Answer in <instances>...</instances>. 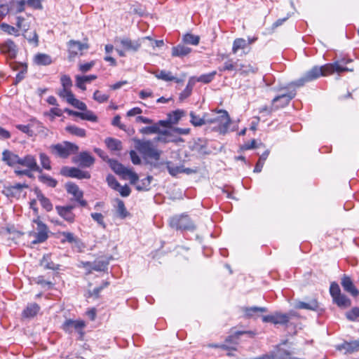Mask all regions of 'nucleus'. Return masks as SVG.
<instances>
[{
    "mask_svg": "<svg viewBox=\"0 0 359 359\" xmlns=\"http://www.w3.org/2000/svg\"><path fill=\"white\" fill-rule=\"evenodd\" d=\"M39 180L50 187H55L57 182L52 177L47 175H41L39 177Z\"/></svg>",
    "mask_w": 359,
    "mask_h": 359,
    "instance_id": "38",
    "label": "nucleus"
},
{
    "mask_svg": "<svg viewBox=\"0 0 359 359\" xmlns=\"http://www.w3.org/2000/svg\"><path fill=\"white\" fill-rule=\"evenodd\" d=\"M165 164L170 175L175 177L179 173H182V166L175 165L171 161H166Z\"/></svg>",
    "mask_w": 359,
    "mask_h": 359,
    "instance_id": "36",
    "label": "nucleus"
},
{
    "mask_svg": "<svg viewBox=\"0 0 359 359\" xmlns=\"http://www.w3.org/2000/svg\"><path fill=\"white\" fill-rule=\"evenodd\" d=\"M347 67H341L339 62L329 63L321 67L314 66L299 80L296 81L294 84L298 87L303 86L305 83L317 79L321 76H327L334 72L340 73L343 72L350 71Z\"/></svg>",
    "mask_w": 359,
    "mask_h": 359,
    "instance_id": "1",
    "label": "nucleus"
},
{
    "mask_svg": "<svg viewBox=\"0 0 359 359\" xmlns=\"http://www.w3.org/2000/svg\"><path fill=\"white\" fill-rule=\"evenodd\" d=\"M28 185L26 184L17 183L7 189L8 194L13 196H19L24 188H27Z\"/></svg>",
    "mask_w": 359,
    "mask_h": 359,
    "instance_id": "32",
    "label": "nucleus"
},
{
    "mask_svg": "<svg viewBox=\"0 0 359 359\" xmlns=\"http://www.w3.org/2000/svg\"><path fill=\"white\" fill-rule=\"evenodd\" d=\"M40 161L42 167L48 170L51 169L50 161L49 157L44 153L39 154Z\"/></svg>",
    "mask_w": 359,
    "mask_h": 359,
    "instance_id": "50",
    "label": "nucleus"
},
{
    "mask_svg": "<svg viewBox=\"0 0 359 359\" xmlns=\"http://www.w3.org/2000/svg\"><path fill=\"white\" fill-rule=\"evenodd\" d=\"M215 75H216V72L213 71V72H212L210 73H208V74H202V75H201L198 77L193 76L192 78L194 80H196V82H201V83H209L210 82H211L213 80V79L215 78Z\"/></svg>",
    "mask_w": 359,
    "mask_h": 359,
    "instance_id": "35",
    "label": "nucleus"
},
{
    "mask_svg": "<svg viewBox=\"0 0 359 359\" xmlns=\"http://www.w3.org/2000/svg\"><path fill=\"white\" fill-rule=\"evenodd\" d=\"M66 189L68 194L72 195L74 200L79 203L81 207H86L87 201L83 199V192L74 183L69 182L66 184Z\"/></svg>",
    "mask_w": 359,
    "mask_h": 359,
    "instance_id": "10",
    "label": "nucleus"
},
{
    "mask_svg": "<svg viewBox=\"0 0 359 359\" xmlns=\"http://www.w3.org/2000/svg\"><path fill=\"white\" fill-rule=\"evenodd\" d=\"M91 217L94 221L97 222L99 224H100L102 227H105V224L104 222V216L99 212H93L91 213Z\"/></svg>",
    "mask_w": 359,
    "mask_h": 359,
    "instance_id": "60",
    "label": "nucleus"
},
{
    "mask_svg": "<svg viewBox=\"0 0 359 359\" xmlns=\"http://www.w3.org/2000/svg\"><path fill=\"white\" fill-rule=\"evenodd\" d=\"M57 95L61 98L65 99L67 102L74 96V94L72 93L71 89L65 88H62L61 89H59L57 91Z\"/></svg>",
    "mask_w": 359,
    "mask_h": 359,
    "instance_id": "44",
    "label": "nucleus"
},
{
    "mask_svg": "<svg viewBox=\"0 0 359 359\" xmlns=\"http://www.w3.org/2000/svg\"><path fill=\"white\" fill-rule=\"evenodd\" d=\"M67 103H69V104L72 105L75 108L80 109L81 111H86L87 109L86 104L84 102L75 98L74 95L72 97V99Z\"/></svg>",
    "mask_w": 359,
    "mask_h": 359,
    "instance_id": "46",
    "label": "nucleus"
},
{
    "mask_svg": "<svg viewBox=\"0 0 359 359\" xmlns=\"http://www.w3.org/2000/svg\"><path fill=\"white\" fill-rule=\"evenodd\" d=\"M157 134H158V135L154 139L155 142H160L165 144L171 142H175L174 140L170 138L172 135L170 130H161V133H158Z\"/></svg>",
    "mask_w": 359,
    "mask_h": 359,
    "instance_id": "29",
    "label": "nucleus"
},
{
    "mask_svg": "<svg viewBox=\"0 0 359 359\" xmlns=\"http://www.w3.org/2000/svg\"><path fill=\"white\" fill-rule=\"evenodd\" d=\"M330 293L332 299L341 294L339 285L337 283L333 282L331 283L330 287Z\"/></svg>",
    "mask_w": 359,
    "mask_h": 359,
    "instance_id": "56",
    "label": "nucleus"
},
{
    "mask_svg": "<svg viewBox=\"0 0 359 359\" xmlns=\"http://www.w3.org/2000/svg\"><path fill=\"white\" fill-rule=\"evenodd\" d=\"M140 132L142 134L149 135V134H155L158 133H161V130L155 124H153L150 126H146L140 130Z\"/></svg>",
    "mask_w": 359,
    "mask_h": 359,
    "instance_id": "45",
    "label": "nucleus"
},
{
    "mask_svg": "<svg viewBox=\"0 0 359 359\" xmlns=\"http://www.w3.org/2000/svg\"><path fill=\"white\" fill-rule=\"evenodd\" d=\"M34 191L36 195L37 200L40 202L43 208H44L47 212L51 211L53 206L50 199L46 198L39 189H36Z\"/></svg>",
    "mask_w": 359,
    "mask_h": 359,
    "instance_id": "18",
    "label": "nucleus"
},
{
    "mask_svg": "<svg viewBox=\"0 0 359 359\" xmlns=\"http://www.w3.org/2000/svg\"><path fill=\"white\" fill-rule=\"evenodd\" d=\"M152 179L153 177L151 176L147 177L145 179L142 180L141 184H137L136 186V189L138 191L148 190V187L150 185Z\"/></svg>",
    "mask_w": 359,
    "mask_h": 359,
    "instance_id": "52",
    "label": "nucleus"
},
{
    "mask_svg": "<svg viewBox=\"0 0 359 359\" xmlns=\"http://www.w3.org/2000/svg\"><path fill=\"white\" fill-rule=\"evenodd\" d=\"M34 236L35 237V239L34 241H32V244H38V243H43L44 241H46L48 238V233H46V232H41V231H37V232H35L34 233Z\"/></svg>",
    "mask_w": 359,
    "mask_h": 359,
    "instance_id": "47",
    "label": "nucleus"
},
{
    "mask_svg": "<svg viewBox=\"0 0 359 359\" xmlns=\"http://www.w3.org/2000/svg\"><path fill=\"white\" fill-rule=\"evenodd\" d=\"M73 161L83 168H89L95 163L94 157L88 151L81 152L76 157L74 158Z\"/></svg>",
    "mask_w": 359,
    "mask_h": 359,
    "instance_id": "13",
    "label": "nucleus"
},
{
    "mask_svg": "<svg viewBox=\"0 0 359 359\" xmlns=\"http://www.w3.org/2000/svg\"><path fill=\"white\" fill-rule=\"evenodd\" d=\"M135 148L142 154L147 164L155 168H159L161 163L158 161L162 151L158 149L151 140H138L135 142Z\"/></svg>",
    "mask_w": 359,
    "mask_h": 359,
    "instance_id": "2",
    "label": "nucleus"
},
{
    "mask_svg": "<svg viewBox=\"0 0 359 359\" xmlns=\"http://www.w3.org/2000/svg\"><path fill=\"white\" fill-rule=\"evenodd\" d=\"M20 156L9 150H4L2 153V161L9 166L18 164Z\"/></svg>",
    "mask_w": 359,
    "mask_h": 359,
    "instance_id": "17",
    "label": "nucleus"
},
{
    "mask_svg": "<svg viewBox=\"0 0 359 359\" xmlns=\"http://www.w3.org/2000/svg\"><path fill=\"white\" fill-rule=\"evenodd\" d=\"M116 201L117 203V206H116L117 216L118 217H120L121 219H125L129 215V212L126 210L124 202L118 198H117L116 200Z\"/></svg>",
    "mask_w": 359,
    "mask_h": 359,
    "instance_id": "33",
    "label": "nucleus"
},
{
    "mask_svg": "<svg viewBox=\"0 0 359 359\" xmlns=\"http://www.w3.org/2000/svg\"><path fill=\"white\" fill-rule=\"evenodd\" d=\"M191 49L184 45L179 44L172 48V55L173 57H184L190 53Z\"/></svg>",
    "mask_w": 359,
    "mask_h": 359,
    "instance_id": "21",
    "label": "nucleus"
},
{
    "mask_svg": "<svg viewBox=\"0 0 359 359\" xmlns=\"http://www.w3.org/2000/svg\"><path fill=\"white\" fill-rule=\"evenodd\" d=\"M74 207V205H72L66 206L57 205L55 207V209L61 217L69 223H73L75 220V215L72 212Z\"/></svg>",
    "mask_w": 359,
    "mask_h": 359,
    "instance_id": "11",
    "label": "nucleus"
},
{
    "mask_svg": "<svg viewBox=\"0 0 359 359\" xmlns=\"http://www.w3.org/2000/svg\"><path fill=\"white\" fill-rule=\"evenodd\" d=\"M41 264L46 269H51L53 271L59 269V265L49 260L48 257H43Z\"/></svg>",
    "mask_w": 359,
    "mask_h": 359,
    "instance_id": "43",
    "label": "nucleus"
},
{
    "mask_svg": "<svg viewBox=\"0 0 359 359\" xmlns=\"http://www.w3.org/2000/svg\"><path fill=\"white\" fill-rule=\"evenodd\" d=\"M155 76L161 80L165 81H175L176 83L181 82V80L177 79V77L174 76L171 72L165 71V70H161L159 72L156 73L155 74Z\"/></svg>",
    "mask_w": 359,
    "mask_h": 359,
    "instance_id": "23",
    "label": "nucleus"
},
{
    "mask_svg": "<svg viewBox=\"0 0 359 359\" xmlns=\"http://www.w3.org/2000/svg\"><path fill=\"white\" fill-rule=\"evenodd\" d=\"M118 191L121 196L123 197H127L130 194L131 189L128 185L121 186L120 184V187L117 188L116 190Z\"/></svg>",
    "mask_w": 359,
    "mask_h": 359,
    "instance_id": "61",
    "label": "nucleus"
},
{
    "mask_svg": "<svg viewBox=\"0 0 359 359\" xmlns=\"http://www.w3.org/2000/svg\"><path fill=\"white\" fill-rule=\"evenodd\" d=\"M219 116L213 118H208L209 124H214L212 130L219 132L220 134H225L227 133L229 127L231 123L230 116L226 110H219Z\"/></svg>",
    "mask_w": 359,
    "mask_h": 359,
    "instance_id": "4",
    "label": "nucleus"
},
{
    "mask_svg": "<svg viewBox=\"0 0 359 359\" xmlns=\"http://www.w3.org/2000/svg\"><path fill=\"white\" fill-rule=\"evenodd\" d=\"M86 83V81H84L82 76H76V86L81 90H86V87L85 85Z\"/></svg>",
    "mask_w": 359,
    "mask_h": 359,
    "instance_id": "62",
    "label": "nucleus"
},
{
    "mask_svg": "<svg viewBox=\"0 0 359 359\" xmlns=\"http://www.w3.org/2000/svg\"><path fill=\"white\" fill-rule=\"evenodd\" d=\"M89 48L87 43H83L79 41L70 40L68 43V49L70 56L78 55L83 50Z\"/></svg>",
    "mask_w": 359,
    "mask_h": 359,
    "instance_id": "16",
    "label": "nucleus"
},
{
    "mask_svg": "<svg viewBox=\"0 0 359 359\" xmlns=\"http://www.w3.org/2000/svg\"><path fill=\"white\" fill-rule=\"evenodd\" d=\"M236 72H238L241 74L245 75L248 74L250 72L252 71V67L250 65L247 66L243 64L237 65Z\"/></svg>",
    "mask_w": 359,
    "mask_h": 359,
    "instance_id": "57",
    "label": "nucleus"
},
{
    "mask_svg": "<svg viewBox=\"0 0 359 359\" xmlns=\"http://www.w3.org/2000/svg\"><path fill=\"white\" fill-rule=\"evenodd\" d=\"M292 316L293 313L292 312L288 313H281L276 312L275 313L274 324L285 325L289 322Z\"/></svg>",
    "mask_w": 359,
    "mask_h": 359,
    "instance_id": "27",
    "label": "nucleus"
},
{
    "mask_svg": "<svg viewBox=\"0 0 359 359\" xmlns=\"http://www.w3.org/2000/svg\"><path fill=\"white\" fill-rule=\"evenodd\" d=\"M27 4L35 9H42L43 8L41 0H27Z\"/></svg>",
    "mask_w": 359,
    "mask_h": 359,
    "instance_id": "63",
    "label": "nucleus"
},
{
    "mask_svg": "<svg viewBox=\"0 0 359 359\" xmlns=\"http://www.w3.org/2000/svg\"><path fill=\"white\" fill-rule=\"evenodd\" d=\"M93 99L99 103H103L108 100L109 95L102 93L100 90H95L93 93Z\"/></svg>",
    "mask_w": 359,
    "mask_h": 359,
    "instance_id": "54",
    "label": "nucleus"
},
{
    "mask_svg": "<svg viewBox=\"0 0 359 359\" xmlns=\"http://www.w3.org/2000/svg\"><path fill=\"white\" fill-rule=\"evenodd\" d=\"M333 302L338 306L341 308H348L351 304V301L345 294H340L339 296L333 298Z\"/></svg>",
    "mask_w": 359,
    "mask_h": 359,
    "instance_id": "26",
    "label": "nucleus"
},
{
    "mask_svg": "<svg viewBox=\"0 0 359 359\" xmlns=\"http://www.w3.org/2000/svg\"><path fill=\"white\" fill-rule=\"evenodd\" d=\"M39 310L40 306L37 304H30L23 311L22 316L24 318H33L39 313Z\"/></svg>",
    "mask_w": 359,
    "mask_h": 359,
    "instance_id": "24",
    "label": "nucleus"
},
{
    "mask_svg": "<svg viewBox=\"0 0 359 359\" xmlns=\"http://www.w3.org/2000/svg\"><path fill=\"white\" fill-rule=\"evenodd\" d=\"M114 41L115 42H119L126 50L137 51L141 46V43L139 41H132L127 37H116Z\"/></svg>",
    "mask_w": 359,
    "mask_h": 359,
    "instance_id": "15",
    "label": "nucleus"
},
{
    "mask_svg": "<svg viewBox=\"0 0 359 359\" xmlns=\"http://www.w3.org/2000/svg\"><path fill=\"white\" fill-rule=\"evenodd\" d=\"M237 63L233 62L232 60H229L226 61L222 67H219V72H225V71H236V70Z\"/></svg>",
    "mask_w": 359,
    "mask_h": 359,
    "instance_id": "49",
    "label": "nucleus"
},
{
    "mask_svg": "<svg viewBox=\"0 0 359 359\" xmlns=\"http://www.w3.org/2000/svg\"><path fill=\"white\" fill-rule=\"evenodd\" d=\"M199 40L200 38L198 36H196L191 34H187L183 37V41L184 43L191 45H198Z\"/></svg>",
    "mask_w": 359,
    "mask_h": 359,
    "instance_id": "48",
    "label": "nucleus"
},
{
    "mask_svg": "<svg viewBox=\"0 0 359 359\" xmlns=\"http://www.w3.org/2000/svg\"><path fill=\"white\" fill-rule=\"evenodd\" d=\"M0 28L4 32L8 33V34H13L15 36H19V30L16 27L11 26L7 23H1L0 25Z\"/></svg>",
    "mask_w": 359,
    "mask_h": 359,
    "instance_id": "39",
    "label": "nucleus"
},
{
    "mask_svg": "<svg viewBox=\"0 0 359 359\" xmlns=\"http://www.w3.org/2000/svg\"><path fill=\"white\" fill-rule=\"evenodd\" d=\"M25 0L16 1L13 3L11 8L15 10V13H22L25 11Z\"/></svg>",
    "mask_w": 359,
    "mask_h": 359,
    "instance_id": "51",
    "label": "nucleus"
},
{
    "mask_svg": "<svg viewBox=\"0 0 359 359\" xmlns=\"http://www.w3.org/2000/svg\"><path fill=\"white\" fill-rule=\"evenodd\" d=\"M107 163L111 169L118 175L121 176L123 180H129L132 184H136L139 180L137 173L131 169L125 167L123 164L115 159H107Z\"/></svg>",
    "mask_w": 359,
    "mask_h": 359,
    "instance_id": "3",
    "label": "nucleus"
},
{
    "mask_svg": "<svg viewBox=\"0 0 359 359\" xmlns=\"http://www.w3.org/2000/svg\"><path fill=\"white\" fill-rule=\"evenodd\" d=\"M65 130L69 133H70L73 135L79 137H84L86 135V130L83 128H79L76 126H74V125L67 126L65 128Z\"/></svg>",
    "mask_w": 359,
    "mask_h": 359,
    "instance_id": "31",
    "label": "nucleus"
},
{
    "mask_svg": "<svg viewBox=\"0 0 359 359\" xmlns=\"http://www.w3.org/2000/svg\"><path fill=\"white\" fill-rule=\"evenodd\" d=\"M107 182L109 187L115 191L120 187V183L116 180L112 175H108L106 178Z\"/></svg>",
    "mask_w": 359,
    "mask_h": 359,
    "instance_id": "53",
    "label": "nucleus"
},
{
    "mask_svg": "<svg viewBox=\"0 0 359 359\" xmlns=\"http://www.w3.org/2000/svg\"><path fill=\"white\" fill-rule=\"evenodd\" d=\"M171 227L177 230H192L194 225L188 215H176L172 217L170 220Z\"/></svg>",
    "mask_w": 359,
    "mask_h": 359,
    "instance_id": "6",
    "label": "nucleus"
},
{
    "mask_svg": "<svg viewBox=\"0 0 359 359\" xmlns=\"http://www.w3.org/2000/svg\"><path fill=\"white\" fill-rule=\"evenodd\" d=\"M346 316L349 320L355 321L358 318H359V308H353L351 310L346 312Z\"/></svg>",
    "mask_w": 359,
    "mask_h": 359,
    "instance_id": "55",
    "label": "nucleus"
},
{
    "mask_svg": "<svg viewBox=\"0 0 359 359\" xmlns=\"http://www.w3.org/2000/svg\"><path fill=\"white\" fill-rule=\"evenodd\" d=\"M245 313L248 317H252L255 313L257 312H266L267 309L265 307H258V306H252V307H246L244 309Z\"/></svg>",
    "mask_w": 359,
    "mask_h": 359,
    "instance_id": "42",
    "label": "nucleus"
},
{
    "mask_svg": "<svg viewBox=\"0 0 359 359\" xmlns=\"http://www.w3.org/2000/svg\"><path fill=\"white\" fill-rule=\"evenodd\" d=\"M196 84V80H194L192 77L189 79L188 83L185 88V89L180 93V100H183L188 97H189L191 94L192 90Z\"/></svg>",
    "mask_w": 359,
    "mask_h": 359,
    "instance_id": "30",
    "label": "nucleus"
},
{
    "mask_svg": "<svg viewBox=\"0 0 359 359\" xmlns=\"http://www.w3.org/2000/svg\"><path fill=\"white\" fill-rule=\"evenodd\" d=\"M33 222L37 225L36 230L37 231L46 232L48 233V227L40 219L39 217L37 216L36 219L33 220Z\"/></svg>",
    "mask_w": 359,
    "mask_h": 359,
    "instance_id": "58",
    "label": "nucleus"
},
{
    "mask_svg": "<svg viewBox=\"0 0 359 359\" xmlns=\"http://www.w3.org/2000/svg\"><path fill=\"white\" fill-rule=\"evenodd\" d=\"M107 147L111 151H121L122 149V142L113 137H107L104 140Z\"/></svg>",
    "mask_w": 359,
    "mask_h": 359,
    "instance_id": "25",
    "label": "nucleus"
},
{
    "mask_svg": "<svg viewBox=\"0 0 359 359\" xmlns=\"http://www.w3.org/2000/svg\"><path fill=\"white\" fill-rule=\"evenodd\" d=\"M34 62L37 65H49L53 62L51 57L46 53H37L34 57Z\"/></svg>",
    "mask_w": 359,
    "mask_h": 359,
    "instance_id": "22",
    "label": "nucleus"
},
{
    "mask_svg": "<svg viewBox=\"0 0 359 359\" xmlns=\"http://www.w3.org/2000/svg\"><path fill=\"white\" fill-rule=\"evenodd\" d=\"M61 236H63L61 238V243H65L66 242L69 243H80V239L74 236V234L72 232L69 231H62L59 233Z\"/></svg>",
    "mask_w": 359,
    "mask_h": 359,
    "instance_id": "28",
    "label": "nucleus"
},
{
    "mask_svg": "<svg viewBox=\"0 0 359 359\" xmlns=\"http://www.w3.org/2000/svg\"><path fill=\"white\" fill-rule=\"evenodd\" d=\"M341 285L343 289L353 297L358 296L359 290L355 287L351 278L348 276L343 275L341 279Z\"/></svg>",
    "mask_w": 359,
    "mask_h": 359,
    "instance_id": "14",
    "label": "nucleus"
},
{
    "mask_svg": "<svg viewBox=\"0 0 359 359\" xmlns=\"http://www.w3.org/2000/svg\"><path fill=\"white\" fill-rule=\"evenodd\" d=\"M19 165L34 170L35 172H41V168L38 165L35 157L32 155H27L22 158L20 157Z\"/></svg>",
    "mask_w": 359,
    "mask_h": 359,
    "instance_id": "12",
    "label": "nucleus"
},
{
    "mask_svg": "<svg viewBox=\"0 0 359 359\" xmlns=\"http://www.w3.org/2000/svg\"><path fill=\"white\" fill-rule=\"evenodd\" d=\"M190 121L194 126H201L207 124L208 123V119L201 118L199 116L196 115L193 111L190 113Z\"/></svg>",
    "mask_w": 359,
    "mask_h": 359,
    "instance_id": "37",
    "label": "nucleus"
},
{
    "mask_svg": "<svg viewBox=\"0 0 359 359\" xmlns=\"http://www.w3.org/2000/svg\"><path fill=\"white\" fill-rule=\"evenodd\" d=\"M86 326V323L83 320H74L72 319H68L65 320L62 325V328L65 332L69 333H71L73 330H74L79 334V339L82 340L85 334L83 329Z\"/></svg>",
    "mask_w": 359,
    "mask_h": 359,
    "instance_id": "7",
    "label": "nucleus"
},
{
    "mask_svg": "<svg viewBox=\"0 0 359 359\" xmlns=\"http://www.w3.org/2000/svg\"><path fill=\"white\" fill-rule=\"evenodd\" d=\"M339 350H344L346 353H352L359 351V340L350 342L344 341L338 346Z\"/></svg>",
    "mask_w": 359,
    "mask_h": 359,
    "instance_id": "19",
    "label": "nucleus"
},
{
    "mask_svg": "<svg viewBox=\"0 0 359 359\" xmlns=\"http://www.w3.org/2000/svg\"><path fill=\"white\" fill-rule=\"evenodd\" d=\"M108 262L103 259H97L93 262V270L96 271H104L107 269Z\"/></svg>",
    "mask_w": 359,
    "mask_h": 359,
    "instance_id": "40",
    "label": "nucleus"
},
{
    "mask_svg": "<svg viewBox=\"0 0 359 359\" xmlns=\"http://www.w3.org/2000/svg\"><path fill=\"white\" fill-rule=\"evenodd\" d=\"M130 156L134 165H140L141 163V159L135 151L132 150L130 151Z\"/></svg>",
    "mask_w": 359,
    "mask_h": 359,
    "instance_id": "64",
    "label": "nucleus"
},
{
    "mask_svg": "<svg viewBox=\"0 0 359 359\" xmlns=\"http://www.w3.org/2000/svg\"><path fill=\"white\" fill-rule=\"evenodd\" d=\"M318 302L316 299H312L309 302L298 301L295 304V308L298 309H306L311 311H317L318 309Z\"/></svg>",
    "mask_w": 359,
    "mask_h": 359,
    "instance_id": "20",
    "label": "nucleus"
},
{
    "mask_svg": "<svg viewBox=\"0 0 359 359\" xmlns=\"http://www.w3.org/2000/svg\"><path fill=\"white\" fill-rule=\"evenodd\" d=\"M295 95L296 92L293 90L275 97L272 100L273 108L278 109L287 106Z\"/></svg>",
    "mask_w": 359,
    "mask_h": 359,
    "instance_id": "9",
    "label": "nucleus"
},
{
    "mask_svg": "<svg viewBox=\"0 0 359 359\" xmlns=\"http://www.w3.org/2000/svg\"><path fill=\"white\" fill-rule=\"evenodd\" d=\"M248 46V42L243 38H237L233 41L232 53L236 54L240 49H245Z\"/></svg>",
    "mask_w": 359,
    "mask_h": 359,
    "instance_id": "34",
    "label": "nucleus"
},
{
    "mask_svg": "<svg viewBox=\"0 0 359 359\" xmlns=\"http://www.w3.org/2000/svg\"><path fill=\"white\" fill-rule=\"evenodd\" d=\"M60 174L65 177L76 178L79 180L90 178V174L88 171H83L74 167H62L60 170Z\"/></svg>",
    "mask_w": 359,
    "mask_h": 359,
    "instance_id": "8",
    "label": "nucleus"
},
{
    "mask_svg": "<svg viewBox=\"0 0 359 359\" xmlns=\"http://www.w3.org/2000/svg\"><path fill=\"white\" fill-rule=\"evenodd\" d=\"M51 153L60 158H67L69 156L77 153L79 147L70 142L65 141L62 143L52 144L50 147Z\"/></svg>",
    "mask_w": 359,
    "mask_h": 359,
    "instance_id": "5",
    "label": "nucleus"
},
{
    "mask_svg": "<svg viewBox=\"0 0 359 359\" xmlns=\"http://www.w3.org/2000/svg\"><path fill=\"white\" fill-rule=\"evenodd\" d=\"M83 111L84 112H81L80 118L92 122L97 121V116L92 111L86 109Z\"/></svg>",
    "mask_w": 359,
    "mask_h": 359,
    "instance_id": "41",
    "label": "nucleus"
},
{
    "mask_svg": "<svg viewBox=\"0 0 359 359\" xmlns=\"http://www.w3.org/2000/svg\"><path fill=\"white\" fill-rule=\"evenodd\" d=\"M60 82L62 88L71 89L72 86V81L69 76L62 75L60 78Z\"/></svg>",
    "mask_w": 359,
    "mask_h": 359,
    "instance_id": "59",
    "label": "nucleus"
}]
</instances>
